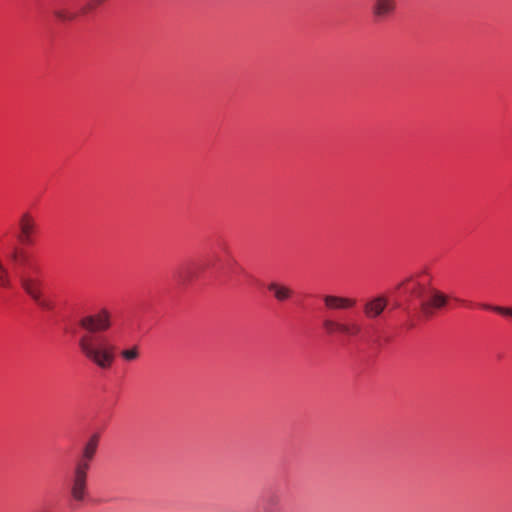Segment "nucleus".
I'll return each instance as SVG.
<instances>
[{
	"label": "nucleus",
	"mask_w": 512,
	"mask_h": 512,
	"mask_svg": "<svg viewBox=\"0 0 512 512\" xmlns=\"http://www.w3.org/2000/svg\"><path fill=\"white\" fill-rule=\"evenodd\" d=\"M449 297L437 289L429 291V298L426 302L422 303V311L431 316L434 310H439L447 306Z\"/></svg>",
	"instance_id": "obj_7"
},
{
	"label": "nucleus",
	"mask_w": 512,
	"mask_h": 512,
	"mask_svg": "<svg viewBox=\"0 0 512 512\" xmlns=\"http://www.w3.org/2000/svg\"><path fill=\"white\" fill-rule=\"evenodd\" d=\"M396 8V0H373L371 11L376 19L384 20L393 15Z\"/></svg>",
	"instance_id": "obj_10"
},
{
	"label": "nucleus",
	"mask_w": 512,
	"mask_h": 512,
	"mask_svg": "<svg viewBox=\"0 0 512 512\" xmlns=\"http://www.w3.org/2000/svg\"><path fill=\"white\" fill-rule=\"evenodd\" d=\"M18 240L22 244H31L33 236L37 232V222L35 217L30 212H24L21 214L18 220Z\"/></svg>",
	"instance_id": "obj_4"
},
{
	"label": "nucleus",
	"mask_w": 512,
	"mask_h": 512,
	"mask_svg": "<svg viewBox=\"0 0 512 512\" xmlns=\"http://www.w3.org/2000/svg\"><path fill=\"white\" fill-rule=\"evenodd\" d=\"M324 305L329 310H347L355 307L357 301L354 298L327 294L322 297Z\"/></svg>",
	"instance_id": "obj_9"
},
{
	"label": "nucleus",
	"mask_w": 512,
	"mask_h": 512,
	"mask_svg": "<svg viewBox=\"0 0 512 512\" xmlns=\"http://www.w3.org/2000/svg\"><path fill=\"white\" fill-rule=\"evenodd\" d=\"M267 289L278 302L288 301L294 294V291L290 286L277 281L270 282L267 285Z\"/></svg>",
	"instance_id": "obj_11"
},
{
	"label": "nucleus",
	"mask_w": 512,
	"mask_h": 512,
	"mask_svg": "<svg viewBox=\"0 0 512 512\" xmlns=\"http://www.w3.org/2000/svg\"><path fill=\"white\" fill-rule=\"evenodd\" d=\"M89 469L85 466H75L71 478L70 493L74 500L83 501L87 490V477Z\"/></svg>",
	"instance_id": "obj_3"
},
{
	"label": "nucleus",
	"mask_w": 512,
	"mask_h": 512,
	"mask_svg": "<svg viewBox=\"0 0 512 512\" xmlns=\"http://www.w3.org/2000/svg\"><path fill=\"white\" fill-rule=\"evenodd\" d=\"M454 300L459 303V304H462V305H468V302L463 300V299H460V298H454Z\"/></svg>",
	"instance_id": "obj_15"
},
{
	"label": "nucleus",
	"mask_w": 512,
	"mask_h": 512,
	"mask_svg": "<svg viewBox=\"0 0 512 512\" xmlns=\"http://www.w3.org/2000/svg\"><path fill=\"white\" fill-rule=\"evenodd\" d=\"M388 305V298L384 295L374 296L363 304V313L367 319L373 320L382 315Z\"/></svg>",
	"instance_id": "obj_6"
},
{
	"label": "nucleus",
	"mask_w": 512,
	"mask_h": 512,
	"mask_svg": "<svg viewBox=\"0 0 512 512\" xmlns=\"http://www.w3.org/2000/svg\"><path fill=\"white\" fill-rule=\"evenodd\" d=\"M324 328L329 333L339 332L347 336H357L361 332V326L356 322L340 323L326 319L323 321Z\"/></svg>",
	"instance_id": "obj_8"
},
{
	"label": "nucleus",
	"mask_w": 512,
	"mask_h": 512,
	"mask_svg": "<svg viewBox=\"0 0 512 512\" xmlns=\"http://www.w3.org/2000/svg\"><path fill=\"white\" fill-rule=\"evenodd\" d=\"M14 265L15 275L19 278L23 290L42 308L49 309L50 304L43 298L42 281L36 277L41 269L38 266H28L27 255L18 246L13 245L6 254Z\"/></svg>",
	"instance_id": "obj_2"
},
{
	"label": "nucleus",
	"mask_w": 512,
	"mask_h": 512,
	"mask_svg": "<svg viewBox=\"0 0 512 512\" xmlns=\"http://www.w3.org/2000/svg\"><path fill=\"white\" fill-rule=\"evenodd\" d=\"M53 14L58 20L62 22H71L74 21L78 15L82 13L81 11L77 13L67 8H57L53 11Z\"/></svg>",
	"instance_id": "obj_12"
},
{
	"label": "nucleus",
	"mask_w": 512,
	"mask_h": 512,
	"mask_svg": "<svg viewBox=\"0 0 512 512\" xmlns=\"http://www.w3.org/2000/svg\"><path fill=\"white\" fill-rule=\"evenodd\" d=\"M100 435L98 433L92 434L84 443L80 459L75 466L90 469V463L93 461L99 446Z\"/></svg>",
	"instance_id": "obj_5"
},
{
	"label": "nucleus",
	"mask_w": 512,
	"mask_h": 512,
	"mask_svg": "<svg viewBox=\"0 0 512 512\" xmlns=\"http://www.w3.org/2000/svg\"><path fill=\"white\" fill-rule=\"evenodd\" d=\"M480 307L486 310H492L506 316H512V308H505L501 306H492L489 304H480Z\"/></svg>",
	"instance_id": "obj_14"
},
{
	"label": "nucleus",
	"mask_w": 512,
	"mask_h": 512,
	"mask_svg": "<svg viewBox=\"0 0 512 512\" xmlns=\"http://www.w3.org/2000/svg\"><path fill=\"white\" fill-rule=\"evenodd\" d=\"M111 325V313L106 308L85 315L79 320V326L85 330L78 339L79 350L89 362L101 370L110 369L116 359V346L107 336L97 334L107 331Z\"/></svg>",
	"instance_id": "obj_1"
},
{
	"label": "nucleus",
	"mask_w": 512,
	"mask_h": 512,
	"mask_svg": "<svg viewBox=\"0 0 512 512\" xmlns=\"http://www.w3.org/2000/svg\"><path fill=\"white\" fill-rule=\"evenodd\" d=\"M120 356L126 362L136 361L140 357V347L138 345H133L125 348L121 350Z\"/></svg>",
	"instance_id": "obj_13"
}]
</instances>
